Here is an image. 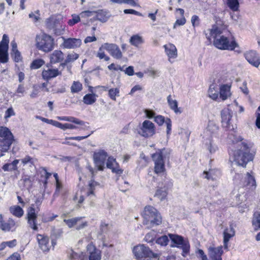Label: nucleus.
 I'll use <instances>...</instances> for the list:
<instances>
[{
	"mask_svg": "<svg viewBox=\"0 0 260 260\" xmlns=\"http://www.w3.org/2000/svg\"><path fill=\"white\" fill-rule=\"evenodd\" d=\"M87 226V222L83 220L82 219L79 223L76 225V229L77 230H80L84 229Z\"/></svg>",
	"mask_w": 260,
	"mask_h": 260,
	"instance_id": "nucleus-54",
	"label": "nucleus"
},
{
	"mask_svg": "<svg viewBox=\"0 0 260 260\" xmlns=\"http://www.w3.org/2000/svg\"><path fill=\"white\" fill-rule=\"evenodd\" d=\"M221 118L222 126L226 128L228 127V109H224L221 111Z\"/></svg>",
	"mask_w": 260,
	"mask_h": 260,
	"instance_id": "nucleus-35",
	"label": "nucleus"
},
{
	"mask_svg": "<svg viewBox=\"0 0 260 260\" xmlns=\"http://www.w3.org/2000/svg\"><path fill=\"white\" fill-rule=\"evenodd\" d=\"M37 213L38 212H36L34 205H31L27 210L26 215L29 227L35 231H38V229L37 223Z\"/></svg>",
	"mask_w": 260,
	"mask_h": 260,
	"instance_id": "nucleus-12",
	"label": "nucleus"
},
{
	"mask_svg": "<svg viewBox=\"0 0 260 260\" xmlns=\"http://www.w3.org/2000/svg\"><path fill=\"white\" fill-rule=\"evenodd\" d=\"M40 248L44 251H48L51 245L49 243V238L47 236L39 235L37 237Z\"/></svg>",
	"mask_w": 260,
	"mask_h": 260,
	"instance_id": "nucleus-21",
	"label": "nucleus"
},
{
	"mask_svg": "<svg viewBox=\"0 0 260 260\" xmlns=\"http://www.w3.org/2000/svg\"><path fill=\"white\" fill-rule=\"evenodd\" d=\"M87 250L89 254V260H100L101 258V251L97 249L92 244H89L87 246Z\"/></svg>",
	"mask_w": 260,
	"mask_h": 260,
	"instance_id": "nucleus-20",
	"label": "nucleus"
},
{
	"mask_svg": "<svg viewBox=\"0 0 260 260\" xmlns=\"http://www.w3.org/2000/svg\"><path fill=\"white\" fill-rule=\"evenodd\" d=\"M15 115V113L13 109L12 108H9L7 109V110L6 112V116L5 118H9L12 116H14Z\"/></svg>",
	"mask_w": 260,
	"mask_h": 260,
	"instance_id": "nucleus-62",
	"label": "nucleus"
},
{
	"mask_svg": "<svg viewBox=\"0 0 260 260\" xmlns=\"http://www.w3.org/2000/svg\"><path fill=\"white\" fill-rule=\"evenodd\" d=\"M197 253L199 255V257H200L202 260H208L207 256L205 254V253L203 250L198 249V251H197Z\"/></svg>",
	"mask_w": 260,
	"mask_h": 260,
	"instance_id": "nucleus-61",
	"label": "nucleus"
},
{
	"mask_svg": "<svg viewBox=\"0 0 260 260\" xmlns=\"http://www.w3.org/2000/svg\"><path fill=\"white\" fill-rule=\"evenodd\" d=\"M241 148L235 150L233 154V162L243 168H246L247 164L253 160L254 155L250 152V149L247 144L244 142H241Z\"/></svg>",
	"mask_w": 260,
	"mask_h": 260,
	"instance_id": "nucleus-1",
	"label": "nucleus"
},
{
	"mask_svg": "<svg viewBox=\"0 0 260 260\" xmlns=\"http://www.w3.org/2000/svg\"><path fill=\"white\" fill-rule=\"evenodd\" d=\"M208 255L212 260H222L221 255L223 253L222 247L221 246L215 247L212 244L208 248Z\"/></svg>",
	"mask_w": 260,
	"mask_h": 260,
	"instance_id": "nucleus-14",
	"label": "nucleus"
},
{
	"mask_svg": "<svg viewBox=\"0 0 260 260\" xmlns=\"http://www.w3.org/2000/svg\"><path fill=\"white\" fill-rule=\"evenodd\" d=\"M229 34H230L231 35V39H230V37L229 36V50H234L237 54L240 53L241 51L239 44L236 41L235 38L229 31Z\"/></svg>",
	"mask_w": 260,
	"mask_h": 260,
	"instance_id": "nucleus-24",
	"label": "nucleus"
},
{
	"mask_svg": "<svg viewBox=\"0 0 260 260\" xmlns=\"http://www.w3.org/2000/svg\"><path fill=\"white\" fill-rule=\"evenodd\" d=\"M133 251L137 258H141L144 257H156V254L154 253L149 247L143 244L135 246Z\"/></svg>",
	"mask_w": 260,
	"mask_h": 260,
	"instance_id": "nucleus-6",
	"label": "nucleus"
},
{
	"mask_svg": "<svg viewBox=\"0 0 260 260\" xmlns=\"http://www.w3.org/2000/svg\"><path fill=\"white\" fill-rule=\"evenodd\" d=\"M123 12L125 14H130L138 16H142V14L140 12L133 9H125Z\"/></svg>",
	"mask_w": 260,
	"mask_h": 260,
	"instance_id": "nucleus-59",
	"label": "nucleus"
},
{
	"mask_svg": "<svg viewBox=\"0 0 260 260\" xmlns=\"http://www.w3.org/2000/svg\"><path fill=\"white\" fill-rule=\"evenodd\" d=\"M45 64V61L42 59L34 60L31 63L30 68L32 69H38Z\"/></svg>",
	"mask_w": 260,
	"mask_h": 260,
	"instance_id": "nucleus-41",
	"label": "nucleus"
},
{
	"mask_svg": "<svg viewBox=\"0 0 260 260\" xmlns=\"http://www.w3.org/2000/svg\"><path fill=\"white\" fill-rule=\"evenodd\" d=\"M143 224L148 229L159 225L162 218L157 210L151 206H146L143 213Z\"/></svg>",
	"mask_w": 260,
	"mask_h": 260,
	"instance_id": "nucleus-3",
	"label": "nucleus"
},
{
	"mask_svg": "<svg viewBox=\"0 0 260 260\" xmlns=\"http://www.w3.org/2000/svg\"><path fill=\"white\" fill-rule=\"evenodd\" d=\"M51 63L60 62L64 59V54L62 51L58 50H54L49 56Z\"/></svg>",
	"mask_w": 260,
	"mask_h": 260,
	"instance_id": "nucleus-22",
	"label": "nucleus"
},
{
	"mask_svg": "<svg viewBox=\"0 0 260 260\" xmlns=\"http://www.w3.org/2000/svg\"><path fill=\"white\" fill-rule=\"evenodd\" d=\"M73 18L69 20L68 23L70 25H73L78 23L80 20V17L78 15H72Z\"/></svg>",
	"mask_w": 260,
	"mask_h": 260,
	"instance_id": "nucleus-53",
	"label": "nucleus"
},
{
	"mask_svg": "<svg viewBox=\"0 0 260 260\" xmlns=\"http://www.w3.org/2000/svg\"><path fill=\"white\" fill-rule=\"evenodd\" d=\"M23 165H25L27 164H30L31 165L34 164V159L30 156L27 155L24 158L21 160Z\"/></svg>",
	"mask_w": 260,
	"mask_h": 260,
	"instance_id": "nucleus-50",
	"label": "nucleus"
},
{
	"mask_svg": "<svg viewBox=\"0 0 260 260\" xmlns=\"http://www.w3.org/2000/svg\"><path fill=\"white\" fill-rule=\"evenodd\" d=\"M42 77L44 80H49L52 78L61 75V72L57 69L48 68L42 72Z\"/></svg>",
	"mask_w": 260,
	"mask_h": 260,
	"instance_id": "nucleus-17",
	"label": "nucleus"
},
{
	"mask_svg": "<svg viewBox=\"0 0 260 260\" xmlns=\"http://www.w3.org/2000/svg\"><path fill=\"white\" fill-rule=\"evenodd\" d=\"M208 96L213 100H216L218 98V93L217 90V86L215 84L210 85L208 90Z\"/></svg>",
	"mask_w": 260,
	"mask_h": 260,
	"instance_id": "nucleus-30",
	"label": "nucleus"
},
{
	"mask_svg": "<svg viewBox=\"0 0 260 260\" xmlns=\"http://www.w3.org/2000/svg\"><path fill=\"white\" fill-rule=\"evenodd\" d=\"M154 238H155L154 233L153 232H150L146 235V236L144 238V240L148 243H150V242H152L153 241V240H154Z\"/></svg>",
	"mask_w": 260,
	"mask_h": 260,
	"instance_id": "nucleus-48",
	"label": "nucleus"
},
{
	"mask_svg": "<svg viewBox=\"0 0 260 260\" xmlns=\"http://www.w3.org/2000/svg\"><path fill=\"white\" fill-rule=\"evenodd\" d=\"M96 96L95 94H87L84 96L83 102L86 105H92L96 101Z\"/></svg>",
	"mask_w": 260,
	"mask_h": 260,
	"instance_id": "nucleus-32",
	"label": "nucleus"
},
{
	"mask_svg": "<svg viewBox=\"0 0 260 260\" xmlns=\"http://www.w3.org/2000/svg\"><path fill=\"white\" fill-rule=\"evenodd\" d=\"M103 47L110 54L116 59H121L122 57V54L119 47L112 43H106L103 44Z\"/></svg>",
	"mask_w": 260,
	"mask_h": 260,
	"instance_id": "nucleus-13",
	"label": "nucleus"
},
{
	"mask_svg": "<svg viewBox=\"0 0 260 260\" xmlns=\"http://www.w3.org/2000/svg\"><path fill=\"white\" fill-rule=\"evenodd\" d=\"M39 93V89L38 87L36 86H33L32 91L30 94V96L31 98H34L37 96Z\"/></svg>",
	"mask_w": 260,
	"mask_h": 260,
	"instance_id": "nucleus-64",
	"label": "nucleus"
},
{
	"mask_svg": "<svg viewBox=\"0 0 260 260\" xmlns=\"http://www.w3.org/2000/svg\"><path fill=\"white\" fill-rule=\"evenodd\" d=\"M167 196V192L165 188L157 189L154 197L157 198L160 201L164 200Z\"/></svg>",
	"mask_w": 260,
	"mask_h": 260,
	"instance_id": "nucleus-37",
	"label": "nucleus"
},
{
	"mask_svg": "<svg viewBox=\"0 0 260 260\" xmlns=\"http://www.w3.org/2000/svg\"><path fill=\"white\" fill-rule=\"evenodd\" d=\"M167 101L170 108L174 111L176 114L181 113V111L178 107V102L175 100H173L171 98V95H169L167 97Z\"/></svg>",
	"mask_w": 260,
	"mask_h": 260,
	"instance_id": "nucleus-28",
	"label": "nucleus"
},
{
	"mask_svg": "<svg viewBox=\"0 0 260 260\" xmlns=\"http://www.w3.org/2000/svg\"><path fill=\"white\" fill-rule=\"evenodd\" d=\"M39 118L40 119H41L42 121H43L45 122H46L47 123H49V124H51L53 125H54L57 127H58L59 125H60V122L56 121L53 120L52 119H48L43 118V117H39Z\"/></svg>",
	"mask_w": 260,
	"mask_h": 260,
	"instance_id": "nucleus-47",
	"label": "nucleus"
},
{
	"mask_svg": "<svg viewBox=\"0 0 260 260\" xmlns=\"http://www.w3.org/2000/svg\"><path fill=\"white\" fill-rule=\"evenodd\" d=\"M108 155L106 151L100 150L94 152L93 154V160L95 166L99 171H103L105 168V161Z\"/></svg>",
	"mask_w": 260,
	"mask_h": 260,
	"instance_id": "nucleus-10",
	"label": "nucleus"
},
{
	"mask_svg": "<svg viewBox=\"0 0 260 260\" xmlns=\"http://www.w3.org/2000/svg\"><path fill=\"white\" fill-rule=\"evenodd\" d=\"M7 260H20V254L18 253H14Z\"/></svg>",
	"mask_w": 260,
	"mask_h": 260,
	"instance_id": "nucleus-63",
	"label": "nucleus"
},
{
	"mask_svg": "<svg viewBox=\"0 0 260 260\" xmlns=\"http://www.w3.org/2000/svg\"><path fill=\"white\" fill-rule=\"evenodd\" d=\"M37 48L44 52H49L54 48L53 38L45 33L37 35L35 39Z\"/></svg>",
	"mask_w": 260,
	"mask_h": 260,
	"instance_id": "nucleus-4",
	"label": "nucleus"
},
{
	"mask_svg": "<svg viewBox=\"0 0 260 260\" xmlns=\"http://www.w3.org/2000/svg\"><path fill=\"white\" fill-rule=\"evenodd\" d=\"M58 128H60V129L63 130H65L66 129H76L77 128V127L70 123L62 124L60 123V125H59Z\"/></svg>",
	"mask_w": 260,
	"mask_h": 260,
	"instance_id": "nucleus-49",
	"label": "nucleus"
},
{
	"mask_svg": "<svg viewBox=\"0 0 260 260\" xmlns=\"http://www.w3.org/2000/svg\"><path fill=\"white\" fill-rule=\"evenodd\" d=\"M12 55L16 62H19L21 60V54L18 50L12 52Z\"/></svg>",
	"mask_w": 260,
	"mask_h": 260,
	"instance_id": "nucleus-52",
	"label": "nucleus"
},
{
	"mask_svg": "<svg viewBox=\"0 0 260 260\" xmlns=\"http://www.w3.org/2000/svg\"><path fill=\"white\" fill-rule=\"evenodd\" d=\"M171 241L177 247H181L184 252H187L189 249V245L187 242L184 240L183 238L175 234H169Z\"/></svg>",
	"mask_w": 260,
	"mask_h": 260,
	"instance_id": "nucleus-11",
	"label": "nucleus"
},
{
	"mask_svg": "<svg viewBox=\"0 0 260 260\" xmlns=\"http://www.w3.org/2000/svg\"><path fill=\"white\" fill-rule=\"evenodd\" d=\"M169 239L167 236H162L158 238L156 242L161 246H166L168 244Z\"/></svg>",
	"mask_w": 260,
	"mask_h": 260,
	"instance_id": "nucleus-45",
	"label": "nucleus"
},
{
	"mask_svg": "<svg viewBox=\"0 0 260 260\" xmlns=\"http://www.w3.org/2000/svg\"><path fill=\"white\" fill-rule=\"evenodd\" d=\"M9 39L8 36L4 34L0 43V62L6 63L8 61V50Z\"/></svg>",
	"mask_w": 260,
	"mask_h": 260,
	"instance_id": "nucleus-8",
	"label": "nucleus"
},
{
	"mask_svg": "<svg viewBox=\"0 0 260 260\" xmlns=\"http://www.w3.org/2000/svg\"><path fill=\"white\" fill-rule=\"evenodd\" d=\"M186 22V19L184 17H181L180 18L177 19L174 25V28H175L176 26L179 25H184Z\"/></svg>",
	"mask_w": 260,
	"mask_h": 260,
	"instance_id": "nucleus-51",
	"label": "nucleus"
},
{
	"mask_svg": "<svg viewBox=\"0 0 260 260\" xmlns=\"http://www.w3.org/2000/svg\"><path fill=\"white\" fill-rule=\"evenodd\" d=\"M138 133L144 137H149L155 134L154 124L149 120H145L138 129Z\"/></svg>",
	"mask_w": 260,
	"mask_h": 260,
	"instance_id": "nucleus-7",
	"label": "nucleus"
},
{
	"mask_svg": "<svg viewBox=\"0 0 260 260\" xmlns=\"http://www.w3.org/2000/svg\"><path fill=\"white\" fill-rule=\"evenodd\" d=\"M191 23L193 26L195 27L199 24V18L197 15H193L191 17Z\"/></svg>",
	"mask_w": 260,
	"mask_h": 260,
	"instance_id": "nucleus-58",
	"label": "nucleus"
},
{
	"mask_svg": "<svg viewBox=\"0 0 260 260\" xmlns=\"http://www.w3.org/2000/svg\"><path fill=\"white\" fill-rule=\"evenodd\" d=\"M82 217H76L71 219H64L63 221L68 225L69 228H72L74 226H76L79 223L82 219Z\"/></svg>",
	"mask_w": 260,
	"mask_h": 260,
	"instance_id": "nucleus-31",
	"label": "nucleus"
},
{
	"mask_svg": "<svg viewBox=\"0 0 260 260\" xmlns=\"http://www.w3.org/2000/svg\"><path fill=\"white\" fill-rule=\"evenodd\" d=\"M82 89V85L79 81H74L71 87V91L72 93H76Z\"/></svg>",
	"mask_w": 260,
	"mask_h": 260,
	"instance_id": "nucleus-40",
	"label": "nucleus"
},
{
	"mask_svg": "<svg viewBox=\"0 0 260 260\" xmlns=\"http://www.w3.org/2000/svg\"><path fill=\"white\" fill-rule=\"evenodd\" d=\"M164 47L169 60L171 58H175L177 56V50L174 45L171 43L165 45Z\"/></svg>",
	"mask_w": 260,
	"mask_h": 260,
	"instance_id": "nucleus-23",
	"label": "nucleus"
},
{
	"mask_svg": "<svg viewBox=\"0 0 260 260\" xmlns=\"http://www.w3.org/2000/svg\"><path fill=\"white\" fill-rule=\"evenodd\" d=\"M10 213L14 216L20 218L24 214V211L22 208L18 205L12 206L9 208Z\"/></svg>",
	"mask_w": 260,
	"mask_h": 260,
	"instance_id": "nucleus-27",
	"label": "nucleus"
},
{
	"mask_svg": "<svg viewBox=\"0 0 260 260\" xmlns=\"http://www.w3.org/2000/svg\"><path fill=\"white\" fill-rule=\"evenodd\" d=\"M222 33L220 29L218 28L216 26L214 25L212 28L208 29L205 31V35L206 38L211 41L213 38V45L217 48L221 50L228 49V39L223 36H220Z\"/></svg>",
	"mask_w": 260,
	"mask_h": 260,
	"instance_id": "nucleus-2",
	"label": "nucleus"
},
{
	"mask_svg": "<svg viewBox=\"0 0 260 260\" xmlns=\"http://www.w3.org/2000/svg\"><path fill=\"white\" fill-rule=\"evenodd\" d=\"M252 225L254 227L255 230H258L260 229V212H256L254 213Z\"/></svg>",
	"mask_w": 260,
	"mask_h": 260,
	"instance_id": "nucleus-33",
	"label": "nucleus"
},
{
	"mask_svg": "<svg viewBox=\"0 0 260 260\" xmlns=\"http://www.w3.org/2000/svg\"><path fill=\"white\" fill-rule=\"evenodd\" d=\"M117 165L116 159L112 157H109L107 162V167L112 170L113 172L120 174L122 171L119 169V167H114V165Z\"/></svg>",
	"mask_w": 260,
	"mask_h": 260,
	"instance_id": "nucleus-25",
	"label": "nucleus"
},
{
	"mask_svg": "<svg viewBox=\"0 0 260 260\" xmlns=\"http://www.w3.org/2000/svg\"><path fill=\"white\" fill-rule=\"evenodd\" d=\"M247 61L253 66L257 68L260 64V59L258 54L255 50H249L244 54Z\"/></svg>",
	"mask_w": 260,
	"mask_h": 260,
	"instance_id": "nucleus-15",
	"label": "nucleus"
},
{
	"mask_svg": "<svg viewBox=\"0 0 260 260\" xmlns=\"http://www.w3.org/2000/svg\"><path fill=\"white\" fill-rule=\"evenodd\" d=\"M119 90L116 88H111L109 90V95L113 100H116V96L119 95Z\"/></svg>",
	"mask_w": 260,
	"mask_h": 260,
	"instance_id": "nucleus-46",
	"label": "nucleus"
},
{
	"mask_svg": "<svg viewBox=\"0 0 260 260\" xmlns=\"http://www.w3.org/2000/svg\"><path fill=\"white\" fill-rule=\"evenodd\" d=\"M98 185H99V183L93 180H91L88 185L89 188L88 191L87 192V196L94 195V190L95 187Z\"/></svg>",
	"mask_w": 260,
	"mask_h": 260,
	"instance_id": "nucleus-39",
	"label": "nucleus"
},
{
	"mask_svg": "<svg viewBox=\"0 0 260 260\" xmlns=\"http://www.w3.org/2000/svg\"><path fill=\"white\" fill-rule=\"evenodd\" d=\"M169 151L164 148L158 150L152 155V158L154 162V172L156 174L163 172L165 170L164 159L169 157Z\"/></svg>",
	"mask_w": 260,
	"mask_h": 260,
	"instance_id": "nucleus-5",
	"label": "nucleus"
},
{
	"mask_svg": "<svg viewBox=\"0 0 260 260\" xmlns=\"http://www.w3.org/2000/svg\"><path fill=\"white\" fill-rule=\"evenodd\" d=\"M219 97L222 101H225L228 98V85L222 84L220 86Z\"/></svg>",
	"mask_w": 260,
	"mask_h": 260,
	"instance_id": "nucleus-34",
	"label": "nucleus"
},
{
	"mask_svg": "<svg viewBox=\"0 0 260 260\" xmlns=\"http://www.w3.org/2000/svg\"><path fill=\"white\" fill-rule=\"evenodd\" d=\"M47 25L50 29H55L57 26L56 21L53 18H49L46 20Z\"/></svg>",
	"mask_w": 260,
	"mask_h": 260,
	"instance_id": "nucleus-44",
	"label": "nucleus"
},
{
	"mask_svg": "<svg viewBox=\"0 0 260 260\" xmlns=\"http://www.w3.org/2000/svg\"><path fill=\"white\" fill-rule=\"evenodd\" d=\"M104 49H105V48L103 47V44H102L99 49L96 56L101 59H104L105 60L108 61L110 60V57L106 55L105 53L103 51Z\"/></svg>",
	"mask_w": 260,
	"mask_h": 260,
	"instance_id": "nucleus-42",
	"label": "nucleus"
},
{
	"mask_svg": "<svg viewBox=\"0 0 260 260\" xmlns=\"http://www.w3.org/2000/svg\"><path fill=\"white\" fill-rule=\"evenodd\" d=\"M239 2L238 0H229V8L234 12L239 10Z\"/></svg>",
	"mask_w": 260,
	"mask_h": 260,
	"instance_id": "nucleus-38",
	"label": "nucleus"
},
{
	"mask_svg": "<svg viewBox=\"0 0 260 260\" xmlns=\"http://www.w3.org/2000/svg\"><path fill=\"white\" fill-rule=\"evenodd\" d=\"M4 243L5 244V247L8 246L10 248H13L16 245L17 241L16 240L14 239L10 241L4 242Z\"/></svg>",
	"mask_w": 260,
	"mask_h": 260,
	"instance_id": "nucleus-60",
	"label": "nucleus"
},
{
	"mask_svg": "<svg viewBox=\"0 0 260 260\" xmlns=\"http://www.w3.org/2000/svg\"><path fill=\"white\" fill-rule=\"evenodd\" d=\"M130 43L136 47H138L143 42L142 39L138 35L133 36L129 40Z\"/></svg>",
	"mask_w": 260,
	"mask_h": 260,
	"instance_id": "nucleus-36",
	"label": "nucleus"
},
{
	"mask_svg": "<svg viewBox=\"0 0 260 260\" xmlns=\"http://www.w3.org/2000/svg\"><path fill=\"white\" fill-rule=\"evenodd\" d=\"M204 173L206 174V178L212 180H216L221 175L220 171L217 169H211L209 171H204Z\"/></svg>",
	"mask_w": 260,
	"mask_h": 260,
	"instance_id": "nucleus-26",
	"label": "nucleus"
},
{
	"mask_svg": "<svg viewBox=\"0 0 260 260\" xmlns=\"http://www.w3.org/2000/svg\"><path fill=\"white\" fill-rule=\"evenodd\" d=\"M0 137L3 138L2 139H0V150L2 152H6L9 149L14 141L13 135L10 131H8L4 136Z\"/></svg>",
	"mask_w": 260,
	"mask_h": 260,
	"instance_id": "nucleus-9",
	"label": "nucleus"
},
{
	"mask_svg": "<svg viewBox=\"0 0 260 260\" xmlns=\"http://www.w3.org/2000/svg\"><path fill=\"white\" fill-rule=\"evenodd\" d=\"M165 123L167 126V134L169 135L172 128V122L170 118H167L166 119Z\"/></svg>",
	"mask_w": 260,
	"mask_h": 260,
	"instance_id": "nucleus-56",
	"label": "nucleus"
},
{
	"mask_svg": "<svg viewBox=\"0 0 260 260\" xmlns=\"http://www.w3.org/2000/svg\"><path fill=\"white\" fill-rule=\"evenodd\" d=\"M63 42L62 46L64 48L67 49L75 48L80 46L81 44V40L79 39L75 38H62Z\"/></svg>",
	"mask_w": 260,
	"mask_h": 260,
	"instance_id": "nucleus-19",
	"label": "nucleus"
},
{
	"mask_svg": "<svg viewBox=\"0 0 260 260\" xmlns=\"http://www.w3.org/2000/svg\"><path fill=\"white\" fill-rule=\"evenodd\" d=\"M155 121L159 125H162L164 122H165L166 119L165 117L161 115H158L157 116L154 117Z\"/></svg>",
	"mask_w": 260,
	"mask_h": 260,
	"instance_id": "nucleus-55",
	"label": "nucleus"
},
{
	"mask_svg": "<svg viewBox=\"0 0 260 260\" xmlns=\"http://www.w3.org/2000/svg\"><path fill=\"white\" fill-rule=\"evenodd\" d=\"M79 57V55L74 52L70 53L68 54L66 59V63H70L74 62Z\"/></svg>",
	"mask_w": 260,
	"mask_h": 260,
	"instance_id": "nucleus-43",
	"label": "nucleus"
},
{
	"mask_svg": "<svg viewBox=\"0 0 260 260\" xmlns=\"http://www.w3.org/2000/svg\"><path fill=\"white\" fill-rule=\"evenodd\" d=\"M94 14H96L95 16L96 19L101 22L107 21L109 18V16H107V14L106 13V12L103 11V10H98L96 12L85 11L82 12L80 14L81 17H84V16H91L92 15H93Z\"/></svg>",
	"mask_w": 260,
	"mask_h": 260,
	"instance_id": "nucleus-16",
	"label": "nucleus"
},
{
	"mask_svg": "<svg viewBox=\"0 0 260 260\" xmlns=\"http://www.w3.org/2000/svg\"><path fill=\"white\" fill-rule=\"evenodd\" d=\"M16 225V222L11 218H9L6 222L3 217L2 214H0V229L4 232H9Z\"/></svg>",
	"mask_w": 260,
	"mask_h": 260,
	"instance_id": "nucleus-18",
	"label": "nucleus"
},
{
	"mask_svg": "<svg viewBox=\"0 0 260 260\" xmlns=\"http://www.w3.org/2000/svg\"><path fill=\"white\" fill-rule=\"evenodd\" d=\"M252 174V172L250 173L247 172L246 174L245 179L246 183V186H250L252 188V189H254L256 188V184L254 177Z\"/></svg>",
	"mask_w": 260,
	"mask_h": 260,
	"instance_id": "nucleus-29",
	"label": "nucleus"
},
{
	"mask_svg": "<svg viewBox=\"0 0 260 260\" xmlns=\"http://www.w3.org/2000/svg\"><path fill=\"white\" fill-rule=\"evenodd\" d=\"M63 230L61 229H54L52 231V234L56 238L60 237L63 234Z\"/></svg>",
	"mask_w": 260,
	"mask_h": 260,
	"instance_id": "nucleus-57",
	"label": "nucleus"
}]
</instances>
